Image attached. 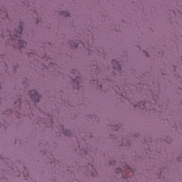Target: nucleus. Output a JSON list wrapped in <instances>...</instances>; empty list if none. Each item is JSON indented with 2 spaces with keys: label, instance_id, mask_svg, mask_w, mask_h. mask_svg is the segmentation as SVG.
<instances>
[{
  "label": "nucleus",
  "instance_id": "2",
  "mask_svg": "<svg viewBox=\"0 0 182 182\" xmlns=\"http://www.w3.org/2000/svg\"><path fill=\"white\" fill-rule=\"evenodd\" d=\"M28 95L31 99L33 100V102H39V94H38L36 91L35 90L29 91Z\"/></svg>",
  "mask_w": 182,
  "mask_h": 182
},
{
  "label": "nucleus",
  "instance_id": "10",
  "mask_svg": "<svg viewBox=\"0 0 182 182\" xmlns=\"http://www.w3.org/2000/svg\"><path fill=\"white\" fill-rule=\"evenodd\" d=\"M66 16H69V13H67V15H66Z\"/></svg>",
  "mask_w": 182,
  "mask_h": 182
},
{
  "label": "nucleus",
  "instance_id": "3",
  "mask_svg": "<svg viewBox=\"0 0 182 182\" xmlns=\"http://www.w3.org/2000/svg\"><path fill=\"white\" fill-rule=\"evenodd\" d=\"M112 63L113 65V68L114 69H117V70H120V69H122V66L120 65V64L119 63V62L113 60L112 61Z\"/></svg>",
  "mask_w": 182,
  "mask_h": 182
},
{
  "label": "nucleus",
  "instance_id": "11",
  "mask_svg": "<svg viewBox=\"0 0 182 182\" xmlns=\"http://www.w3.org/2000/svg\"><path fill=\"white\" fill-rule=\"evenodd\" d=\"M76 80H77V76H76V78H75Z\"/></svg>",
  "mask_w": 182,
  "mask_h": 182
},
{
  "label": "nucleus",
  "instance_id": "8",
  "mask_svg": "<svg viewBox=\"0 0 182 182\" xmlns=\"http://www.w3.org/2000/svg\"><path fill=\"white\" fill-rule=\"evenodd\" d=\"M129 177H130V176H127V175L126 176V178H129Z\"/></svg>",
  "mask_w": 182,
  "mask_h": 182
},
{
  "label": "nucleus",
  "instance_id": "6",
  "mask_svg": "<svg viewBox=\"0 0 182 182\" xmlns=\"http://www.w3.org/2000/svg\"><path fill=\"white\" fill-rule=\"evenodd\" d=\"M118 170H119V171H120V173L123 176V173H124V171H123V169H118Z\"/></svg>",
  "mask_w": 182,
  "mask_h": 182
},
{
  "label": "nucleus",
  "instance_id": "4",
  "mask_svg": "<svg viewBox=\"0 0 182 182\" xmlns=\"http://www.w3.org/2000/svg\"><path fill=\"white\" fill-rule=\"evenodd\" d=\"M63 134H65V136H72V133H70V131L69 130L63 131Z\"/></svg>",
  "mask_w": 182,
  "mask_h": 182
},
{
  "label": "nucleus",
  "instance_id": "9",
  "mask_svg": "<svg viewBox=\"0 0 182 182\" xmlns=\"http://www.w3.org/2000/svg\"><path fill=\"white\" fill-rule=\"evenodd\" d=\"M134 106H139L140 107V103L139 105H134Z\"/></svg>",
  "mask_w": 182,
  "mask_h": 182
},
{
  "label": "nucleus",
  "instance_id": "12",
  "mask_svg": "<svg viewBox=\"0 0 182 182\" xmlns=\"http://www.w3.org/2000/svg\"><path fill=\"white\" fill-rule=\"evenodd\" d=\"M99 86H100V87H102V85H100Z\"/></svg>",
  "mask_w": 182,
  "mask_h": 182
},
{
  "label": "nucleus",
  "instance_id": "7",
  "mask_svg": "<svg viewBox=\"0 0 182 182\" xmlns=\"http://www.w3.org/2000/svg\"><path fill=\"white\" fill-rule=\"evenodd\" d=\"M144 106H146V103L144 104L143 107H140L144 109Z\"/></svg>",
  "mask_w": 182,
  "mask_h": 182
},
{
  "label": "nucleus",
  "instance_id": "1",
  "mask_svg": "<svg viewBox=\"0 0 182 182\" xmlns=\"http://www.w3.org/2000/svg\"><path fill=\"white\" fill-rule=\"evenodd\" d=\"M22 31H23V27L21 25L18 26V31H15V33L12 31H7V33H9L11 39L14 41V42H18L21 43V35H22Z\"/></svg>",
  "mask_w": 182,
  "mask_h": 182
},
{
  "label": "nucleus",
  "instance_id": "13",
  "mask_svg": "<svg viewBox=\"0 0 182 182\" xmlns=\"http://www.w3.org/2000/svg\"><path fill=\"white\" fill-rule=\"evenodd\" d=\"M3 36H4V38H5L6 36H5V35H3Z\"/></svg>",
  "mask_w": 182,
  "mask_h": 182
},
{
  "label": "nucleus",
  "instance_id": "5",
  "mask_svg": "<svg viewBox=\"0 0 182 182\" xmlns=\"http://www.w3.org/2000/svg\"><path fill=\"white\" fill-rule=\"evenodd\" d=\"M127 168H128V167L127 166V168H125L126 171H127ZM128 170L130 171L131 174H134V172L133 171V169L128 168Z\"/></svg>",
  "mask_w": 182,
  "mask_h": 182
}]
</instances>
